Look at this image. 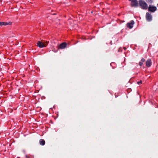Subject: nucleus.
Here are the masks:
<instances>
[{
    "label": "nucleus",
    "instance_id": "obj_2",
    "mask_svg": "<svg viewBox=\"0 0 158 158\" xmlns=\"http://www.w3.org/2000/svg\"><path fill=\"white\" fill-rule=\"evenodd\" d=\"M147 20L148 21H150L152 20V16L148 12H147L146 15Z\"/></svg>",
    "mask_w": 158,
    "mask_h": 158
},
{
    "label": "nucleus",
    "instance_id": "obj_4",
    "mask_svg": "<svg viewBox=\"0 0 158 158\" xmlns=\"http://www.w3.org/2000/svg\"><path fill=\"white\" fill-rule=\"evenodd\" d=\"M135 23L133 20H131L130 23H127V27L130 29L132 28L133 27V25Z\"/></svg>",
    "mask_w": 158,
    "mask_h": 158
},
{
    "label": "nucleus",
    "instance_id": "obj_15",
    "mask_svg": "<svg viewBox=\"0 0 158 158\" xmlns=\"http://www.w3.org/2000/svg\"><path fill=\"white\" fill-rule=\"evenodd\" d=\"M129 0L131 1V0Z\"/></svg>",
    "mask_w": 158,
    "mask_h": 158
},
{
    "label": "nucleus",
    "instance_id": "obj_8",
    "mask_svg": "<svg viewBox=\"0 0 158 158\" xmlns=\"http://www.w3.org/2000/svg\"><path fill=\"white\" fill-rule=\"evenodd\" d=\"M11 24L12 23L11 22H9L8 23L6 22H0V26H6L7 25H11Z\"/></svg>",
    "mask_w": 158,
    "mask_h": 158
},
{
    "label": "nucleus",
    "instance_id": "obj_9",
    "mask_svg": "<svg viewBox=\"0 0 158 158\" xmlns=\"http://www.w3.org/2000/svg\"><path fill=\"white\" fill-rule=\"evenodd\" d=\"M66 47V44L65 43H63L60 45V48L61 49H64Z\"/></svg>",
    "mask_w": 158,
    "mask_h": 158
},
{
    "label": "nucleus",
    "instance_id": "obj_12",
    "mask_svg": "<svg viewBox=\"0 0 158 158\" xmlns=\"http://www.w3.org/2000/svg\"><path fill=\"white\" fill-rule=\"evenodd\" d=\"M43 43L44 44V45H45V47H46V46L48 44V42L46 41H44V42Z\"/></svg>",
    "mask_w": 158,
    "mask_h": 158
},
{
    "label": "nucleus",
    "instance_id": "obj_1",
    "mask_svg": "<svg viewBox=\"0 0 158 158\" xmlns=\"http://www.w3.org/2000/svg\"><path fill=\"white\" fill-rule=\"evenodd\" d=\"M139 5L140 7L143 9H146L148 8L147 4L142 0H139Z\"/></svg>",
    "mask_w": 158,
    "mask_h": 158
},
{
    "label": "nucleus",
    "instance_id": "obj_14",
    "mask_svg": "<svg viewBox=\"0 0 158 158\" xmlns=\"http://www.w3.org/2000/svg\"><path fill=\"white\" fill-rule=\"evenodd\" d=\"M124 50H126V48H125V47H124Z\"/></svg>",
    "mask_w": 158,
    "mask_h": 158
},
{
    "label": "nucleus",
    "instance_id": "obj_3",
    "mask_svg": "<svg viewBox=\"0 0 158 158\" xmlns=\"http://www.w3.org/2000/svg\"><path fill=\"white\" fill-rule=\"evenodd\" d=\"M131 5L132 6L137 7L138 6V2L137 0H131Z\"/></svg>",
    "mask_w": 158,
    "mask_h": 158
},
{
    "label": "nucleus",
    "instance_id": "obj_16",
    "mask_svg": "<svg viewBox=\"0 0 158 158\" xmlns=\"http://www.w3.org/2000/svg\"><path fill=\"white\" fill-rule=\"evenodd\" d=\"M157 5H158V3L157 4Z\"/></svg>",
    "mask_w": 158,
    "mask_h": 158
},
{
    "label": "nucleus",
    "instance_id": "obj_11",
    "mask_svg": "<svg viewBox=\"0 0 158 158\" xmlns=\"http://www.w3.org/2000/svg\"><path fill=\"white\" fill-rule=\"evenodd\" d=\"M145 61V59L143 58H142L140 61L139 63V66H142L143 64V63Z\"/></svg>",
    "mask_w": 158,
    "mask_h": 158
},
{
    "label": "nucleus",
    "instance_id": "obj_7",
    "mask_svg": "<svg viewBox=\"0 0 158 158\" xmlns=\"http://www.w3.org/2000/svg\"><path fill=\"white\" fill-rule=\"evenodd\" d=\"M152 61L150 59H148L146 62V66L148 67H150L152 65Z\"/></svg>",
    "mask_w": 158,
    "mask_h": 158
},
{
    "label": "nucleus",
    "instance_id": "obj_13",
    "mask_svg": "<svg viewBox=\"0 0 158 158\" xmlns=\"http://www.w3.org/2000/svg\"><path fill=\"white\" fill-rule=\"evenodd\" d=\"M137 84L138 85H140V84H142V81H140L137 82Z\"/></svg>",
    "mask_w": 158,
    "mask_h": 158
},
{
    "label": "nucleus",
    "instance_id": "obj_5",
    "mask_svg": "<svg viewBox=\"0 0 158 158\" xmlns=\"http://www.w3.org/2000/svg\"><path fill=\"white\" fill-rule=\"evenodd\" d=\"M156 10V8L155 6H149L148 8V10L149 11L154 12Z\"/></svg>",
    "mask_w": 158,
    "mask_h": 158
},
{
    "label": "nucleus",
    "instance_id": "obj_6",
    "mask_svg": "<svg viewBox=\"0 0 158 158\" xmlns=\"http://www.w3.org/2000/svg\"><path fill=\"white\" fill-rule=\"evenodd\" d=\"M37 45L38 46L41 48L45 47V45H44L43 42L40 41H38Z\"/></svg>",
    "mask_w": 158,
    "mask_h": 158
},
{
    "label": "nucleus",
    "instance_id": "obj_10",
    "mask_svg": "<svg viewBox=\"0 0 158 158\" xmlns=\"http://www.w3.org/2000/svg\"><path fill=\"white\" fill-rule=\"evenodd\" d=\"M39 143L40 145H44L45 144V141L43 139H40L39 141Z\"/></svg>",
    "mask_w": 158,
    "mask_h": 158
}]
</instances>
